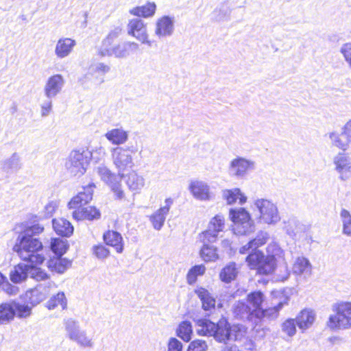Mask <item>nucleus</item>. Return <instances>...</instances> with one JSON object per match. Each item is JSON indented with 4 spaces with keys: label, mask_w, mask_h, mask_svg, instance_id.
Returning <instances> with one entry per match:
<instances>
[{
    "label": "nucleus",
    "mask_w": 351,
    "mask_h": 351,
    "mask_svg": "<svg viewBox=\"0 0 351 351\" xmlns=\"http://www.w3.org/2000/svg\"><path fill=\"white\" fill-rule=\"evenodd\" d=\"M254 169V162L241 156H237L230 161L229 174L237 179L246 176L248 171Z\"/></svg>",
    "instance_id": "9b49d317"
},
{
    "label": "nucleus",
    "mask_w": 351,
    "mask_h": 351,
    "mask_svg": "<svg viewBox=\"0 0 351 351\" xmlns=\"http://www.w3.org/2000/svg\"><path fill=\"white\" fill-rule=\"evenodd\" d=\"M64 84V78L60 74H56L49 77L44 88L45 95L46 97L48 99L55 97L59 93H60Z\"/></svg>",
    "instance_id": "6ab92c4d"
},
{
    "label": "nucleus",
    "mask_w": 351,
    "mask_h": 351,
    "mask_svg": "<svg viewBox=\"0 0 351 351\" xmlns=\"http://www.w3.org/2000/svg\"><path fill=\"white\" fill-rule=\"evenodd\" d=\"M211 337L217 342L228 344L230 341V332H229V322L222 316L217 322H214L211 328Z\"/></svg>",
    "instance_id": "f8f14e48"
},
{
    "label": "nucleus",
    "mask_w": 351,
    "mask_h": 351,
    "mask_svg": "<svg viewBox=\"0 0 351 351\" xmlns=\"http://www.w3.org/2000/svg\"><path fill=\"white\" fill-rule=\"evenodd\" d=\"M137 152V149L132 145L125 148L117 147L112 149V158L114 164L119 170V174L123 177V171L132 169L134 166L131 154Z\"/></svg>",
    "instance_id": "0eeeda50"
},
{
    "label": "nucleus",
    "mask_w": 351,
    "mask_h": 351,
    "mask_svg": "<svg viewBox=\"0 0 351 351\" xmlns=\"http://www.w3.org/2000/svg\"><path fill=\"white\" fill-rule=\"evenodd\" d=\"M95 188L94 183H89L87 186L83 187V191H80L77 195L74 196L68 203L69 209L83 207V206L89 203L93 199V189Z\"/></svg>",
    "instance_id": "dca6fc26"
},
{
    "label": "nucleus",
    "mask_w": 351,
    "mask_h": 351,
    "mask_svg": "<svg viewBox=\"0 0 351 351\" xmlns=\"http://www.w3.org/2000/svg\"><path fill=\"white\" fill-rule=\"evenodd\" d=\"M195 293L202 302V309L210 311L215 308V298L205 288L200 287L195 289Z\"/></svg>",
    "instance_id": "5701e85b"
},
{
    "label": "nucleus",
    "mask_w": 351,
    "mask_h": 351,
    "mask_svg": "<svg viewBox=\"0 0 351 351\" xmlns=\"http://www.w3.org/2000/svg\"><path fill=\"white\" fill-rule=\"evenodd\" d=\"M316 318L315 312L308 308L302 310L296 316L295 321L298 327L304 332L306 330L311 327Z\"/></svg>",
    "instance_id": "4be33fe9"
},
{
    "label": "nucleus",
    "mask_w": 351,
    "mask_h": 351,
    "mask_svg": "<svg viewBox=\"0 0 351 351\" xmlns=\"http://www.w3.org/2000/svg\"><path fill=\"white\" fill-rule=\"evenodd\" d=\"M297 326L298 325L295 318H288L282 323L281 330L288 337H292L297 332Z\"/></svg>",
    "instance_id": "3c124183"
},
{
    "label": "nucleus",
    "mask_w": 351,
    "mask_h": 351,
    "mask_svg": "<svg viewBox=\"0 0 351 351\" xmlns=\"http://www.w3.org/2000/svg\"><path fill=\"white\" fill-rule=\"evenodd\" d=\"M193 320L195 323V325L201 328H206L207 329H211L214 323L210 319L207 318H193Z\"/></svg>",
    "instance_id": "0e129e2a"
},
{
    "label": "nucleus",
    "mask_w": 351,
    "mask_h": 351,
    "mask_svg": "<svg viewBox=\"0 0 351 351\" xmlns=\"http://www.w3.org/2000/svg\"><path fill=\"white\" fill-rule=\"evenodd\" d=\"M208 348L206 341L195 339L189 343L186 351H206Z\"/></svg>",
    "instance_id": "4d7b16f0"
},
{
    "label": "nucleus",
    "mask_w": 351,
    "mask_h": 351,
    "mask_svg": "<svg viewBox=\"0 0 351 351\" xmlns=\"http://www.w3.org/2000/svg\"><path fill=\"white\" fill-rule=\"evenodd\" d=\"M289 300L290 298L289 296H285L275 306L267 308H262V309L259 311L258 313H257L256 322L265 317L270 320L277 318L279 315V311L285 305L288 304Z\"/></svg>",
    "instance_id": "412c9836"
},
{
    "label": "nucleus",
    "mask_w": 351,
    "mask_h": 351,
    "mask_svg": "<svg viewBox=\"0 0 351 351\" xmlns=\"http://www.w3.org/2000/svg\"><path fill=\"white\" fill-rule=\"evenodd\" d=\"M340 217L342 221V233L346 236H351V214L345 209L342 208L340 212Z\"/></svg>",
    "instance_id": "de8ad7c7"
},
{
    "label": "nucleus",
    "mask_w": 351,
    "mask_h": 351,
    "mask_svg": "<svg viewBox=\"0 0 351 351\" xmlns=\"http://www.w3.org/2000/svg\"><path fill=\"white\" fill-rule=\"evenodd\" d=\"M112 51L113 47H111V45L105 43V42L102 40L101 45L98 51V54L101 57L112 56H114Z\"/></svg>",
    "instance_id": "e2e57ef3"
},
{
    "label": "nucleus",
    "mask_w": 351,
    "mask_h": 351,
    "mask_svg": "<svg viewBox=\"0 0 351 351\" xmlns=\"http://www.w3.org/2000/svg\"><path fill=\"white\" fill-rule=\"evenodd\" d=\"M229 332H230V340L234 336V340L243 337L246 332V328L241 324H231L229 322Z\"/></svg>",
    "instance_id": "864d4df0"
},
{
    "label": "nucleus",
    "mask_w": 351,
    "mask_h": 351,
    "mask_svg": "<svg viewBox=\"0 0 351 351\" xmlns=\"http://www.w3.org/2000/svg\"><path fill=\"white\" fill-rule=\"evenodd\" d=\"M32 314V307L27 304H21L16 300L0 304V325H5L14 319L16 317L19 319H24L29 317Z\"/></svg>",
    "instance_id": "7ed1b4c3"
},
{
    "label": "nucleus",
    "mask_w": 351,
    "mask_h": 351,
    "mask_svg": "<svg viewBox=\"0 0 351 351\" xmlns=\"http://www.w3.org/2000/svg\"><path fill=\"white\" fill-rule=\"evenodd\" d=\"M29 273V265L19 263L10 271V279L14 284H21L27 279Z\"/></svg>",
    "instance_id": "c756f323"
},
{
    "label": "nucleus",
    "mask_w": 351,
    "mask_h": 351,
    "mask_svg": "<svg viewBox=\"0 0 351 351\" xmlns=\"http://www.w3.org/2000/svg\"><path fill=\"white\" fill-rule=\"evenodd\" d=\"M105 137L113 145L123 144L128 139V132L121 128H114L105 134Z\"/></svg>",
    "instance_id": "c9c22d12"
},
{
    "label": "nucleus",
    "mask_w": 351,
    "mask_h": 351,
    "mask_svg": "<svg viewBox=\"0 0 351 351\" xmlns=\"http://www.w3.org/2000/svg\"><path fill=\"white\" fill-rule=\"evenodd\" d=\"M0 165L5 173H14L21 168L20 157L17 153H14L10 158L1 162Z\"/></svg>",
    "instance_id": "72a5a7b5"
},
{
    "label": "nucleus",
    "mask_w": 351,
    "mask_h": 351,
    "mask_svg": "<svg viewBox=\"0 0 351 351\" xmlns=\"http://www.w3.org/2000/svg\"><path fill=\"white\" fill-rule=\"evenodd\" d=\"M75 45V40L72 38H60L56 46L55 53L59 58H64L71 53Z\"/></svg>",
    "instance_id": "bb28decb"
},
{
    "label": "nucleus",
    "mask_w": 351,
    "mask_h": 351,
    "mask_svg": "<svg viewBox=\"0 0 351 351\" xmlns=\"http://www.w3.org/2000/svg\"><path fill=\"white\" fill-rule=\"evenodd\" d=\"M345 152H339L334 157L335 170L339 173V178L346 181L351 177V159Z\"/></svg>",
    "instance_id": "ddd939ff"
},
{
    "label": "nucleus",
    "mask_w": 351,
    "mask_h": 351,
    "mask_svg": "<svg viewBox=\"0 0 351 351\" xmlns=\"http://www.w3.org/2000/svg\"><path fill=\"white\" fill-rule=\"evenodd\" d=\"M82 215H84V219L88 221L99 219L101 215L100 210L93 206L82 207Z\"/></svg>",
    "instance_id": "603ef678"
},
{
    "label": "nucleus",
    "mask_w": 351,
    "mask_h": 351,
    "mask_svg": "<svg viewBox=\"0 0 351 351\" xmlns=\"http://www.w3.org/2000/svg\"><path fill=\"white\" fill-rule=\"evenodd\" d=\"M329 138L332 141V144L343 152H346L348 149L349 145L351 143V137L346 135L342 131L340 134L335 132L329 133Z\"/></svg>",
    "instance_id": "f704fd0d"
},
{
    "label": "nucleus",
    "mask_w": 351,
    "mask_h": 351,
    "mask_svg": "<svg viewBox=\"0 0 351 351\" xmlns=\"http://www.w3.org/2000/svg\"><path fill=\"white\" fill-rule=\"evenodd\" d=\"M139 45L134 42H123L113 47L112 53L117 58H125L130 53L135 52L138 49Z\"/></svg>",
    "instance_id": "c85d7f7f"
},
{
    "label": "nucleus",
    "mask_w": 351,
    "mask_h": 351,
    "mask_svg": "<svg viewBox=\"0 0 351 351\" xmlns=\"http://www.w3.org/2000/svg\"><path fill=\"white\" fill-rule=\"evenodd\" d=\"M51 285L52 282H45L27 291L25 296L26 304L32 308L44 301L50 295Z\"/></svg>",
    "instance_id": "9d476101"
},
{
    "label": "nucleus",
    "mask_w": 351,
    "mask_h": 351,
    "mask_svg": "<svg viewBox=\"0 0 351 351\" xmlns=\"http://www.w3.org/2000/svg\"><path fill=\"white\" fill-rule=\"evenodd\" d=\"M269 234L267 232H261L256 238L251 239L246 245L239 249L240 254H245L251 253L254 250H258V247L263 245L267 241Z\"/></svg>",
    "instance_id": "a878e982"
},
{
    "label": "nucleus",
    "mask_w": 351,
    "mask_h": 351,
    "mask_svg": "<svg viewBox=\"0 0 351 351\" xmlns=\"http://www.w3.org/2000/svg\"><path fill=\"white\" fill-rule=\"evenodd\" d=\"M93 252L99 259L106 258L110 255L109 250L102 244L94 245L93 247Z\"/></svg>",
    "instance_id": "13d9d810"
},
{
    "label": "nucleus",
    "mask_w": 351,
    "mask_h": 351,
    "mask_svg": "<svg viewBox=\"0 0 351 351\" xmlns=\"http://www.w3.org/2000/svg\"><path fill=\"white\" fill-rule=\"evenodd\" d=\"M69 248L67 240L62 238H51L49 249L54 254V256H63Z\"/></svg>",
    "instance_id": "58836bf2"
},
{
    "label": "nucleus",
    "mask_w": 351,
    "mask_h": 351,
    "mask_svg": "<svg viewBox=\"0 0 351 351\" xmlns=\"http://www.w3.org/2000/svg\"><path fill=\"white\" fill-rule=\"evenodd\" d=\"M56 208H57V205L54 202H49L45 206L44 217L45 218L51 217L53 215V214L54 213V212L56 211Z\"/></svg>",
    "instance_id": "338daca9"
},
{
    "label": "nucleus",
    "mask_w": 351,
    "mask_h": 351,
    "mask_svg": "<svg viewBox=\"0 0 351 351\" xmlns=\"http://www.w3.org/2000/svg\"><path fill=\"white\" fill-rule=\"evenodd\" d=\"M52 226L58 235L64 237H70L74 231V227L71 223L63 218L53 219Z\"/></svg>",
    "instance_id": "393cba45"
},
{
    "label": "nucleus",
    "mask_w": 351,
    "mask_h": 351,
    "mask_svg": "<svg viewBox=\"0 0 351 351\" xmlns=\"http://www.w3.org/2000/svg\"><path fill=\"white\" fill-rule=\"evenodd\" d=\"M233 313L237 319L247 321H254L256 323L257 314L252 306L243 300H239L232 306Z\"/></svg>",
    "instance_id": "f3484780"
},
{
    "label": "nucleus",
    "mask_w": 351,
    "mask_h": 351,
    "mask_svg": "<svg viewBox=\"0 0 351 351\" xmlns=\"http://www.w3.org/2000/svg\"><path fill=\"white\" fill-rule=\"evenodd\" d=\"M254 206L259 213V219L267 224H274L280 221V217L276 206L266 199H258Z\"/></svg>",
    "instance_id": "1a4fd4ad"
},
{
    "label": "nucleus",
    "mask_w": 351,
    "mask_h": 351,
    "mask_svg": "<svg viewBox=\"0 0 351 351\" xmlns=\"http://www.w3.org/2000/svg\"><path fill=\"white\" fill-rule=\"evenodd\" d=\"M264 300L265 295L261 291H252L247 297V303L252 306L253 311L256 314L262 309Z\"/></svg>",
    "instance_id": "ea45409f"
},
{
    "label": "nucleus",
    "mask_w": 351,
    "mask_h": 351,
    "mask_svg": "<svg viewBox=\"0 0 351 351\" xmlns=\"http://www.w3.org/2000/svg\"><path fill=\"white\" fill-rule=\"evenodd\" d=\"M29 263L32 265H29V275H30L32 278L36 280V281H40L47 280L50 278L49 274H48L45 269L37 267L38 265L32 264L31 263Z\"/></svg>",
    "instance_id": "49530a36"
},
{
    "label": "nucleus",
    "mask_w": 351,
    "mask_h": 351,
    "mask_svg": "<svg viewBox=\"0 0 351 351\" xmlns=\"http://www.w3.org/2000/svg\"><path fill=\"white\" fill-rule=\"evenodd\" d=\"M64 325L68 337L83 347H92L93 342L86 336V330L80 329L79 322L69 318L64 320Z\"/></svg>",
    "instance_id": "6e6552de"
},
{
    "label": "nucleus",
    "mask_w": 351,
    "mask_h": 351,
    "mask_svg": "<svg viewBox=\"0 0 351 351\" xmlns=\"http://www.w3.org/2000/svg\"><path fill=\"white\" fill-rule=\"evenodd\" d=\"M284 229L291 238L295 239L298 235L305 232L306 226L296 218L292 217L285 222Z\"/></svg>",
    "instance_id": "473e14b6"
},
{
    "label": "nucleus",
    "mask_w": 351,
    "mask_h": 351,
    "mask_svg": "<svg viewBox=\"0 0 351 351\" xmlns=\"http://www.w3.org/2000/svg\"><path fill=\"white\" fill-rule=\"evenodd\" d=\"M174 16L164 15L156 23L155 34L159 38L171 36L174 31Z\"/></svg>",
    "instance_id": "a211bd4d"
},
{
    "label": "nucleus",
    "mask_w": 351,
    "mask_h": 351,
    "mask_svg": "<svg viewBox=\"0 0 351 351\" xmlns=\"http://www.w3.org/2000/svg\"><path fill=\"white\" fill-rule=\"evenodd\" d=\"M58 304L61 306L63 310L66 309L67 307V300L64 293L62 291H60L57 294L53 295L46 303V307L49 310H52L54 309Z\"/></svg>",
    "instance_id": "37998d69"
},
{
    "label": "nucleus",
    "mask_w": 351,
    "mask_h": 351,
    "mask_svg": "<svg viewBox=\"0 0 351 351\" xmlns=\"http://www.w3.org/2000/svg\"><path fill=\"white\" fill-rule=\"evenodd\" d=\"M121 32V28L117 27L108 33L103 41L105 42V43H108L112 45L114 40L119 36Z\"/></svg>",
    "instance_id": "680f3d73"
},
{
    "label": "nucleus",
    "mask_w": 351,
    "mask_h": 351,
    "mask_svg": "<svg viewBox=\"0 0 351 351\" xmlns=\"http://www.w3.org/2000/svg\"><path fill=\"white\" fill-rule=\"evenodd\" d=\"M104 243L115 248L117 252L122 253L123 251V241L121 233L116 230H108L103 234Z\"/></svg>",
    "instance_id": "b1692460"
},
{
    "label": "nucleus",
    "mask_w": 351,
    "mask_h": 351,
    "mask_svg": "<svg viewBox=\"0 0 351 351\" xmlns=\"http://www.w3.org/2000/svg\"><path fill=\"white\" fill-rule=\"evenodd\" d=\"M2 289L10 295H16L19 291L18 287L12 285L9 281L4 284V287H3Z\"/></svg>",
    "instance_id": "774afa93"
},
{
    "label": "nucleus",
    "mask_w": 351,
    "mask_h": 351,
    "mask_svg": "<svg viewBox=\"0 0 351 351\" xmlns=\"http://www.w3.org/2000/svg\"><path fill=\"white\" fill-rule=\"evenodd\" d=\"M97 173L101 179L105 182L108 185L112 183L113 181L122 177L121 175H116L111 172V171L106 167H99L97 168Z\"/></svg>",
    "instance_id": "09e8293b"
},
{
    "label": "nucleus",
    "mask_w": 351,
    "mask_h": 351,
    "mask_svg": "<svg viewBox=\"0 0 351 351\" xmlns=\"http://www.w3.org/2000/svg\"><path fill=\"white\" fill-rule=\"evenodd\" d=\"M128 34L143 44L152 46V42L148 40V34L145 24L140 19H134L128 24Z\"/></svg>",
    "instance_id": "2eb2a0df"
},
{
    "label": "nucleus",
    "mask_w": 351,
    "mask_h": 351,
    "mask_svg": "<svg viewBox=\"0 0 351 351\" xmlns=\"http://www.w3.org/2000/svg\"><path fill=\"white\" fill-rule=\"evenodd\" d=\"M167 215V213L162 212L159 208L153 215L150 216L149 219L154 229L160 230L162 228Z\"/></svg>",
    "instance_id": "8fccbe9b"
},
{
    "label": "nucleus",
    "mask_w": 351,
    "mask_h": 351,
    "mask_svg": "<svg viewBox=\"0 0 351 351\" xmlns=\"http://www.w3.org/2000/svg\"><path fill=\"white\" fill-rule=\"evenodd\" d=\"M267 252L268 256H271L274 260L277 261L283 254V250L276 243L270 244L267 247Z\"/></svg>",
    "instance_id": "bf43d9fd"
},
{
    "label": "nucleus",
    "mask_w": 351,
    "mask_h": 351,
    "mask_svg": "<svg viewBox=\"0 0 351 351\" xmlns=\"http://www.w3.org/2000/svg\"><path fill=\"white\" fill-rule=\"evenodd\" d=\"M231 9L228 2L221 3L212 13V19L216 21H225L230 19Z\"/></svg>",
    "instance_id": "a19ab883"
},
{
    "label": "nucleus",
    "mask_w": 351,
    "mask_h": 351,
    "mask_svg": "<svg viewBox=\"0 0 351 351\" xmlns=\"http://www.w3.org/2000/svg\"><path fill=\"white\" fill-rule=\"evenodd\" d=\"M225 220L223 216L216 215L210 221L208 228L202 234L204 239L208 243H214L216 241L219 233L223 231L224 228Z\"/></svg>",
    "instance_id": "4468645a"
},
{
    "label": "nucleus",
    "mask_w": 351,
    "mask_h": 351,
    "mask_svg": "<svg viewBox=\"0 0 351 351\" xmlns=\"http://www.w3.org/2000/svg\"><path fill=\"white\" fill-rule=\"evenodd\" d=\"M92 158V152L88 149L73 150L65 162V167L71 176L80 177L84 174Z\"/></svg>",
    "instance_id": "20e7f679"
},
{
    "label": "nucleus",
    "mask_w": 351,
    "mask_h": 351,
    "mask_svg": "<svg viewBox=\"0 0 351 351\" xmlns=\"http://www.w3.org/2000/svg\"><path fill=\"white\" fill-rule=\"evenodd\" d=\"M223 198L229 205L234 204L237 200L241 205L244 204L247 201V196L242 193L239 188L225 189L222 192Z\"/></svg>",
    "instance_id": "2f4dec72"
},
{
    "label": "nucleus",
    "mask_w": 351,
    "mask_h": 351,
    "mask_svg": "<svg viewBox=\"0 0 351 351\" xmlns=\"http://www.w3.org/2000/svg\"><path fill=\"white\" fill-rule=\"evenodd\" d=\"M176 336L185 342H189L193 334V326L190 321L184 320L181 322L176 331Z\"/></svg>",
    "instance_id": "4c0bfd02"
},
{
    "label": "nucleus",
    "mask_w": 351,
    "mask_h": 351,
    "mask_svg": "<svg viewBox=\"0 0 351 351\" xmlns=\"http://www.w3.org/2000/svg\"><path fill=\"white\" fill-rule=\"evenodd\" d=\"M230 219L234 223L233 232L237 235H247L255 230V224L250 213L243 207L232 208L229 210Z\"/></svg>",
    "instance_id": "39448f33"
},
{
    "label": "nucleus",
    "mask_w": 351,
    "mask_h": 351,
    "mask_svg": "<svg viewBox=\"0 0 351 351\" xmlns=\"http://www.w3.org/2000/svg\"><path fill=\"white\" fill-rule=\"evenodd\" d=\"M310 267L311 263L308 258L305 257H299L297 258L293 269L294 273L302 274Z\"/></svg>",
    "instance_id": "5fc2aeb1"
},
{
    "label": "nucleus",
    "mask_w": 351,
    "mask_h": 351,
    "mask_svg": "<svg viewBox=\"0 0 351 351\" xmlns=\"http://www.w3.org/2000/svg\"><path fill=\"white\" fill-rule=\"evenodd\" d=\"M239 269V268L235 262H229L221 269L219 279L224 283H230L237 279Z\"/></svg>",
    "instance_id": "cd10ccee"
},
{
    "label": "nucleus",
    "mask_w": 351,
    "mask_h": 351,
    "mask_svg": "<svg viewBox=\"0 0 351 351\" xmlns=\"http://www.w3.org/2000/svg\"><path fill=\"white\" fill-rule=\"evenodd\" d=\"M189 189L196 199L208 200L210 199L209 186L203 182L196 181L189 185Z\"/></svg>",
    "instance_id": "7c9ffc66"
},
{
    "label": "nucleus",
    "mask_w": 351,
    "mask_h": 351,
    "mask_svg": "<svg viewBox=\"0 0 351 351\" xmlns=\"http://www.w3.org/2000/svg\"><path fill=\"white\" fill-rule=\"evenodd\" d=\"M245 261L251 269L262 275L272 274L276 269L277 263L271 256L265 255L261 250H254L245 258Z\"/></svg>",
    "instance_id": "423d86ee"
},
{
    "label": "nucleus",
    "mask_w": 351,
    "mask_h": 351,
    "mask_svg": "<svg viewBox=\"0 0 351 351\" xmlns=\"http://www.w3.org/2000/svg\"><path fill=\"white\" fill-rule=\"evenodd\" d=\"M156 10V5L154 2H147L145 5L136 6L130 10V13L134 16L143 18L152 17Z\"/></svg>",
    "instance_id": "e433bc0d"
},
{
    "label": "nucleus",
    "mask_w": 351,
    "mask_h": 351,
    "mask_svg": "<svg viewBox=\"0 0 351 351\" xmlns=\"http://www.w3.org/2000/svg\"><path fill=\"white\" fill-rule=\"evenodd\" d=\"M199 254L201 258L205 262H213L219 258L217 247L213 245L206 244L205 241L204 242V245Z\"/></svg>",
    "instance_id": "79ce46f5"
},
{
    "label": "nucleus",
    "mask_w": 351,
    "mask_h": 351,
    "mask_svg": "<svg viewBox=\"0 0 351 351\" xmlns=\"http://www.w3.org/2000/svg\"><path fill=\"white\" fill-rule=\"evenodd\" d=\"M335 315H330L326 325L331 330L351 328V302H341L332 304Z\"/></svg>",
    "instance_id": "f03ea898"
},
{
    "label": "nucleus",
    "mask_w": 351,
    "mask_h": 351,
    "mask_svg": "<svg viewBox=\"0 0 351 351\" xmlns=\"http://www.w3.org/2000/svg\"><path fill=\"white\" fill-rule=\"evenodd\" d=\"M122 178L123 177L118 178L117 180L113 181L112 183L108 185V186L110 188L111 191L114 193V199L117 200H121L125 197V193L121 189V184Z\"/></svg>",
    "instance_id": "6e6d98bb"
},
{
    "label": "nucleus",
    "mask_w": 351,
    "mask_h": 351,
    "mask_svg": "<svg viewBox=\"0 0 351 351\" xmlns=\"http://www.w3.org/2000/svg\"><path fill=\"white\" fill-rule=\"evenodd\" d=\"M183 345L176 337H170L167 343V351H182Z\"/></svg>",
    "instance_id": "052dcab7"
},
{
    "label": "nucleus",
    "mask_w": 351,
    "mask_h": 351,
    "mask_svg": "<svg viewBox=\"0 0 351 351\" xmlns=\"http://www.w3.org/2000/svg\"><path fill=\"white\" fill-rule=\"evenodd\" d=\"M126 182L131 191L140 190L145 184L144 178L134 172L129 174Z\"/></svg>",
    "instance_id": "c03bdc74"
},
{
    "label": "nucleus",
    "mask_w": 351,
    "mask_h": 351,
    "mask_svg": "<svg viewBox=\"0 0 351 351\" xmlns=\"http://www.w3.org/2000/svg\"><path fill=\"white\" fill-rule=\"evenodd\" d=\"M62 256H53L50 257L47 263L48 269L52 272H56L59 274H64L71 267L72 261Z\"/></svg>",
    "instance_id": "aec40b11"
},
{
    "label": "nucleus",
    "mask_w": 351,
    "mask_h": 351,
    "mask_svg": "<svg viewBox=\"0 0 351 351\" xmlns=\"http://www.w3.org/2000/svg\"><path fill=\"white\" fill-rule=\"evenodd\" d=\"M40 218L37 215L32 216L29 219L33 223L19 234L13 247V251L22 261L35 265H42L46 260L43 253L44 245L40 239L36 237L44 231V226L36 223Z\"/></svg>",
    "instance_id": "f257e3e1"
},
{
    "label": "nucleus",
    "mask_w": 351,
    "mask_h": 351,
    "mask_svg": "<svg viewBox=\"0 0 351 351\" xmlns=\"http://www.w3.org/2000/svg\"><path fill=\"white\" fill-rule=\"evenodd\" d=\"M52 99H48L43 101V104L41 105V114L43 117H47L50 111L51 110L52 108Z\"/></svg>",
    "instance_id": "69168bd1"
},
{
    "label": "nucleus",
    "mask_w": 351,
    "mask_h": 351,
    "mask_svg": "<svg viewBox=\"0 0 351 351\" xmlns=\"http://www.w3.org/2000/svg\"><path fill=\"white\" fill-rule=\"evenodd\" d=\"M206 267L202 264L193 266L186 274L187 282L189 285L194 284L197 281V277L204 275Z\"/></svg>",
    "instance_id": "a18cd8bd"
}]
</instances>
